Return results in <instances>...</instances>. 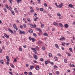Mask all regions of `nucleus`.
<instances>
[{
  "mask_svg": "<svg viewBox=\"0 0 75 75\" xmlns=\"http://www.w3.org/2000/svg\"><path fill=\"white\" fill-rule=\"evenodd\" d=\"M18 32L20 33V34H24V35H25V33L24 32V31H21L20 30H18Z\"/></svg>",
  "mask_w": 75,
  "mask_h": 75,
  "instance_id": "1",
  "label": "nucleus"
},
{
  "mask_svg": "<svg viewBox=\"0 0 75 75\" xmlns=\"http://www.w3.org/2000/svg\"><path fill=\"white\" fill-rule=\"evenodd\" d=\"M4 35L5 37L6 38H9V35H7L6 33L4 34Z\"/></svg>",
  "mask_w": 75,
  "mask_h": 75,
  "instance_id": "2",
  "label": "nucleus"
},
{
  "mask_svg": "<svg viewBox=\"0 0 75 75\" xmlns=\"http://www.w3.org/2000/svg\"><path fill=\"white\" fill-rule=\"evenodd\" d=\"M59 40L60 41H62V40H64V41H65V39L64 37H62V38H61Z\"/></svg>",
  "mask_w": 75,
  "mask_h": 75,
  "instance_id": "3",
  "label": "nucleus"
},
{
  "mask_svg": "<svg viewBox=\"0 0 75 75\" xmlns=\"http://www.w3.org/2000/svg\"><path fill=\"white\" fill-rule=\"evenodd\" d=\"M35 69H36V70H37V71H38L40 69V67L39 66H37L35 67Z\"/></svg>",
  "mask_w": 75,
  "mask_h": 75,
  "instance_id": "4",
  "label": "nucleus"
},
{
  "mask_svg": "<svg viewBox=\"0 0 75 75\" xmlns=\"http://www.w3.org/2000/svg\"><path fill=\"white\" fill-rule=\"evenodd\" d=\"M62 4H63V3H62L61 4L59 5L58 6V7L59 8H61V7H62L63 5H62Z\"/></svg>",
  "mask_w": 75,
  "mask_h": 75,
  "instance_id": "5",
  "label": "nucleus"
},
{
  "mask_svg": "<svg viewBox=\"0 0 75 75\" xmlns=\"http://www.w3.org/2000/svg\"><path fill=\"white\" fill-rule=\"evenodd\" d=\"M29 33H30V34L33 33V30H32V29H30L28 31Z\"/></svg>",
  "mask_w": 75,
  "mask_h": 75,
  "instance_id": "6",
  "label": "nucleus"
},
{
  "mask_svg": "<svg viewBox=\"0 0 75 75\" xmlns=\"http://www.w3.org/2000/svg\"><path fill=\"white\" fill-rule=\"evenodd\" d=\"M8 30L9 31V32H10V33H11V34H14V33H13V31H12V30H10V29H8Z\"/></svg>",
  "mask_w": 75,
  "mask_h": 75,
  "instance_id": "7",
  "label": "nucleus"
},
{
  "mask_svg": "<svg viewBox=\"0 0 75 75\" xmlns=\"http://www.w3.org/2000/svg\"><path fill=\"white\" fill-rule=\"evenodd\" d=\"M36 30L39 31H40V33H41L42 32V31H41V30L40 29L36 28Z\"/></svg>",
  "mask_w": 75,
  "mask_h": 75,
  "instance_id": "8",
  "label": "nucleus"
},
{
  "mask_svg": "<svg viewBox=\"0 0 75 75\" xmlns=\"http://www.w3.org/2000/svg\"><path fill=\"white\" fill-rule=\"evenodd\" d=\"M34 58L35 59H38V57H37V56L36 55H34Z\"/></svg>",
  "mask_w": 75,
  "mask_h": 75,
  "instance_id": "9",
  "label": "nucleus"
},
{
  "mask_svg": "<svg viewBox=\"0 0 75 75\" xmlns=\"http://www.w3.org/2000/svg\"><path fill=\"white\" fill-rule=\"evenodd\" d=\"M69 6L70 8H73V5L72 4H69Z\"/></svg>",
  "mask_w": 75,
  "mask_h": 75,
  "instance_id": "10",
  "label": "nucleus"
},
{
  "mask_svg": "<svg viewBox=\"0 0 75 75\" xmlns=\"http://www.w3.org/2000/svg\"><path fill=\"white\" fill-rule=\"evenodd\" d=\"M54 59L56 61H58V58L56 56L54 57Z\"/></svg>",
  "mask_w": 75,
  "mask_h": 75,
  "instance_id": "11",
  "label": "nucleus"
},
{
  "mask_svg": "<svg viewBox=\"0 0 75 75\" xmlns=\"http://www.w3.org/2000/svg\"><path fill=\"white\" fill-rule=\"evenodd\" d=\"M0 63L1 64H3L4 63V62L3 60L0 61Z\"/></svg>",
  "mask_w": 75,
  "mask_h": 75,
  "instance_id": "12",
  "label": "nucleus"
},
{
  "mask_svg": "<svg viewBox=\"0 0 75 75\" xmlns=\"http://www.w3.org/2000/svg\"><path fill=\"white\" fill-rule=\"evenodd\" d=\"M59 25L61 27H63V25L61 23H59Z\"/></svg>",
  "mask_w": 75,
  "mask_h": 75,
  "instance_id": "13",
  "label": "nucleus"
},
{
  "mask_svg": "<svg viewBox=\"0 0 75 75\" xmlns=\"http://www.w3.org/2000/svg\"><path fill=\"white\" fill-rule=\"evenodd\" d=\"M64 26L66 28H68V25L67 24H65Z\"/></svg>",
  "mask_w": 75,
  "mask_h": 75,
  "instance_id": "14",
  "label": "nucleus"
},
{
  "mask_svg": "<svg viewBox=\"0 0 75 75\" xmlns=\"http://www.w3.org/2000/svg\"><path fill=\"white\" fill-rule=\"evenodd\" d=\"M53 24L54 25H58V24L56 22L53 23Z\"/></svg>",
  "mask_w": 75,
  "mask_h": 75,
  "instance_id": "15",
  "label": "nucleus"
},
{
  "mask_svg": "<svg viewBox=\"0 0 75 75\" xmlns=\"http://www.w3.org/2000/svg\"><path fill=\"white\" fill-rule=\"evenodd\" d=\"M55 46L57 48H58V49L59 48V46H58V45L57 44H55Z\"/></svg>",
  "mask_w": 75,
  "mask_h": 75,
  "instance_id": "16",
  "label": "nucleus"
},
{
  "mask_svg": "<svg viewBox=\"0 0 75 75\" xmlns=\"http://www.w3.org/2000/svg\"><path fill=\"white\" fill-rule=\"evenodd\" d=\"M38 19V17H36L35 18H34L33 19V20L35 21H37V20Z\"/></svg>",
  "mask_w": 75,
  "mask_h": 75,
  "instance_id": "17",
  "label": "nucleus"
},
{
  "mask_svg": "<svg viewBox=\"0 0 75 75\" xmlns=\"http://www.w3.org/2000/svg\"><path fill=\"white\" fill-rule=\"evenodd\" d=\"M64 62H65V63H66V64H67V63L68 62L67 61V60L66 59H65L64 60Z\"/></svg>",
  "mask_w": 75,
  "mask_h": 75,
  "instance_id": "18",
  "label": "nucleus"
},
{
  "mask_svg": "<svg viewBox=\"0 0 75 75\" xmlns=\"http://www.w3.org/2000/svg\"><path fill=\"white\" fill-rule=\"evenodd\" d=\"M30 69H33V68H34V66H30Z\"/></svg>",
  "mask_w": 75,
  "mask_h": 75,
  "instance_id": "19",
  "label": "nucleus"
},
{
  "mask_svg": "<svg viewBox=\"0 0 75 75\" xmlns=\"http://www.w3.org/2000/svg\"><path fill=\"white\" fill-rule=\"evenodd\" d=\"M42 41H41V40H39L38 41V43L39 44H42Z\"/></svg>",
  "mask_w": 75,
  "mask_h": 75,
  "instance_id": "20",
  "label": "nucleus"
},
{
  "mask_svg": "<svg viewBox=\"0 0 75 75\" xmlns=\"http://www.w3.org/2000/svg\"><path fill=\"white\" fill-rule=\"evenodd\" d=\"M14 10L15 11L16 13H18L17 8H15L14 9Z\"/></svg>",
  "mask_w": 75,
  "mask_h": 75,
  "instance_id": "21",
  "label": "nucleus"
},
{
  "mask_svg": "<svg viewBox=\"0 0 75 75\" xmlns=\"http://www.w3.org/2000/svg\"><path fill=\"white\" fill-rule=\"evenodd\" d=\"M41 28H44V25L43 24H42L41 25Z\"/></svg>",
  "mask_w": 75,
  "mask_h": 75,
  "instance_id": "22",
  "label": "nucleus"
},
{
  "mask_svg": "<svg viewBox=\"0 0 75 75\" xmlns=\"http://www.w3.org/2000/svg\"><path fill=\"white\" fill-rule=\"evenodd\" d=\"M57 15L58 16H59V17H60V16H61V14L59 13L58 12L57 13Z\"/></svg>",
  "mask_w": 75,
  "mask_h": 75,
  "instance_id": "23",
  "label": "nucleus"
},
{
  "mask_svg": "<svg viewBox=\"0 0 75 75\" xmlns=\"http://www.w3.org/2000/svg\"><path fill=\"white\" fill-rule=\"evenodd\" d=\"M32 42H34V41H35V39L33 38H32Z\"/></svg>",
  "mask_w": 75,
  "mask_h": 75,
  "instance_id": "24",
  "label": "nucleus"
},
{
  "mask_svg": "<svg viewBox=\"0 0 75 75\" xmlns=\"http://www.w3.org/2000/svg\"><path fill=\"white\" fill-rule=\"evenodd\" d=\"M13 27L15 29L16 28V27H17V26H16V24H14L13 25Z\"/></svg>",
  "mask_w": 75,
  "mask_h": 75,
  "instance_id": "25",
  "label": "nucleus"
},
{
  "mask_svg": "<svg viewBox=\"0 0 75 75\" xmlns=\"http://www.w3.org/2000/svg\"><path fill=\"white\" fill-rule=\"evenodd\" d=\"M40 11H44V9L42 8H40Z\"/></svg>",
  "mask_w": 75,
  "mask_h": 75,
  "instance_id": "26",
  "label": "nucleus"
},
{
  "mask_svg": "<svg viewBox=\"0 0 75 75\" xmlns=\"http://www.w3.org/2000/svg\"><path fill=\"white\" fill-rule=\"evenodd\" d=\"M35 49L37 50H39V48H38V46H36L35 47Z\"/></svg>",
  "mask_w": 75,
  "mask_h": 75,
  "instance_id": "27",
  "label": "nucleus"
},
{
  "mask_svg": "<svg viewBox=\"0 0 75 75\" xmlns=\"http://www.w3.org/2000/svg\"><path fill=\"white\" fill-rule=\"evenodd\" d=\"M27 20L29 21V23H31V20L30 18H28Z\"/></svg>",
  "mask_w": 75,
  "mask_h": 75,
  "instance_id": "28",
  "label": "nucleus"
},
{
  "mask_svg": "<svg viewBox=\"0 0 75 75\" xmlns=\"http://www.w3.org/2000/svg\"><path fill=\"white\" fill-rule=\"evenodd\" d=\"M11 12L12 14H13V15H14L15 14V13H14V11H11Z\"/></svg>",
  "mask_w": 75,
  "mask_h": 75,
  "instance_id": "29",
  "label": "nucleus"
},
{
  "mask_svg": "<svg viewBox=\"0 0 75 75\" xmlns=\"http://www.w3.org/2000/svg\"><path fill=\"white\" fill-rule=\"evenodd\" d=\"M56 73L57 75H59V72L58 71H57L56 72Z\"/></svg>",
  "mask_w": 75,
  "mask_h": 75,
  "instance_id": "30",
  "label": "nucleus"
},
{
  "mask_svg": "<svg viewBox=\"0 0 75 75\" xmlns=\"http://www.w3.org/2000/svg\"><path fill=\"white\" fill-rule=\"evenodd\" d=\"M49 56L50 57H52V54L51 53H49Z\"/></svg>",
  "mask_w": 75,
  "mask_h": 75,
  "instance_id": "31",
  "label": "nucleus"
},
{
  "mask_svg": "<svg viewBox=\"0 0 75 75\" xmlns=\"http://www.w3.org/2000/svg\"><path fill=\"white\" fill-rule=\"evenodd\" d=\"M33 36H34V37H37V35L35 33H33Z\"/></svg>",
  "mask_w": 75,
  "mask_h": 75,
  "instance_id": "32",
  "label": "nucleus"
},
{
  "mask_svg": "<svg viewBox=\"0 0 75 75\" xmlns=\"http://www.w3.org/2000/svg\"><path fill=\"white\" fill-rule=\"evenodd\" d=\"M45 64L46 65H47L48 63L47 62V61H45Z\"/></svg>",
  "mask_w": 75,
  "mask_h": 75,
  "instance_id": "33",
  "label": "nucleus"
},
{
  "mask_svg": "<svg viewBox=\"0 0 75 75\" xmlns=\"http://www.w3.org/2000/svg\"><path fill=\"white\" fill-rule=\"evenodd\" d=\"M34 52H35V54H37V51L36 50H35L34 51Z\"/></svg>",
  "mask_w": 75,
  "mask_h": 75,
  "instance_id": "34",
  "label": "nucleus"
},
{
  "mask_svg": "<svg viewBox=\"0 0 75 75\" xmlns=\"http://www.w3.org/2000/svg\"><path fill=\"white\" fill-rule=\"evenodd\" d=\"M28 74L29 75H33V73H32L31 72H30Z\"/></svg>",
  "mask_w": 75,
  "mask_h": 75,
  "instance_id": "35",
  "label": "nucleus"
},
{
  "mask_svg": "<svg viewBox=\"0 0 75 75\" xmlns=\"http://www.w3.org/2000/svg\"><path fill=\"white\" fill-rule=\"evenodd\" d=\"M5 7L7 9H8V5H5Z\"/></svg>",
  "mask_w": 75,
  "mask_h": 75,
  "instance_id": "36",
  "label": "nucleus"
},
{
  "mask_svg": "<svg viewBox=\"0 0 75 75\" xmlns=\"http://www.w3.org/2000/svg\"><path fill=\"white\" fill-rule=\"evenodd\" d=\"M40 60L41 61H42H42H44V59H43L42 58H41L40 59Z\"/></svg>",
  "mask_w": 75,
  "mask_h": 75,
  "instance_id": "37",
  "label": "nucleus"
},
{
  "mask_svg": "<svg viewBox=\"0 0 75 75\" xmlns=\"http://www.w3.org/2000/svg\"><path fill=\"white\" fill-rule=\"evenodd\" d=\"M44 35H45V36H46V37L48 35V34H47V33H44Z\"/></svg>",
  "mask_w": 75,
  "mask_h": 75,
  "instance_id": "38",
  "label": "nucleus"
},
{
  "mask_svg": "<svg viewBox=\"0 0 75 75\" xmlns=\"http://www.w3.org/2000/svg\"><path fill=\"white\" fill-rule=\"evenodd\" d=\"M23 27H24V28H26V25L25 24H23Z\"/></svg>",
  "mask_w": 75,
  "mask_h": 75,
  "instance_id": "39",
  "label": "nucleus"
},
{
  "mask_svg": "<svg viewBox=\"0 0 75 75\" xmlns=\"http://www.w3.org/2000/svg\"><path fill=\"white\" fill-rule=\"evenodd\" d=\"M69 50L71 52H72V49L71 48H69Z\"/></svg>",
  "mask_w": 75,
  "mask_h": 75,
  "instance_id": "40",
  "label": "nucleus"
},
{
  "mask_svg": "<svg viewBox=\"0 0 75 75\" xmlns=\"http://www.w3.org/2000/svg\"><path fill=\"white\" fill-rule=\"evenodd\" d=\"M21 0H17L16 1L17 3H19L21 1Z\"/></svg>",
  "mask_w": 75,
  "mask_h": 75,
  "instance_id": "41",
  "label": "nucleus"
},
{
  "mask_svg": "<svg viewBox=\"0 0 75 75\" xmlns=\"http://www.w3.org/2000/svg\"><path fill=\"white\" fill-rule=\"evenodd\" d=\"M30 25L31 28H34V25H33V24H31Z\"/></svg>",
  "mask_w": 75,
  "mask_h": 75,
  "instance_id": "42",
  "label": "nucleus"
},
{
  "mask_svg": "<svg viewBox=\"0 0 75 75\" xmlns=\"http://www.w3.org/2000/svg\"><path fill=\"white\" fill-rule=\"evenodd\" d=\"M20 27L21 29H23V26L22 25H20Z\"/></svg>",
  "mask_w": 75,
  "mask_h": 75,
  "instance_id": "43",
  "label": "nucleus"
},
{
  "mask_svg": "<svg viewBox=\"0 0 75 75\" xmlns=\"http://www.w3.org/2000/svg\"><path fill=\"white\" fill-rule=\"evenodd\" d=\"M57 55H58L59 57H61V54L60 53H58L57 54Z\"/></svg>",
  "mask_w": 75,
  "mask_h": 75,
  "instance_id": "44",
  "label": "nucleus"
},
{
  "mask_svg": "<svg viewBox=\"0 0 75 75\" xmlns=\"http://www.w3.org/2000/svg\"><path fill=\"white\" fill-rule=\"evenodd\" d=\"M31 50H34V51H35V48H31Z\"/></svg>",
  "mask_w": 75,
  "mask_h": 75,
  "instance_id": "45",
  "label": "nucleus"
},
{
  "mask_svg": "<svg viewBox=\"0 0 75 75\" xmlns=\"http://www.w3.org/2000/svg\"><path fill=\"white\" fill-rule=\"evenodd\" d=\"M53 67L54 68H58V67H57V66L56 65H54L53 66Z\"/></svg>",
  "mask_w": 75,
  "mask_h": 75,
  "instance_id": "46",
  "label": "nucleus"
},
{
  "mask_svg": "<svg viewBox=\"0 0 75 75\" xmlns=\"http://www.w3.org/2000/svg\"><path fill=\"white\" fill-rule=\"evenodd\" d=\"M8 1H9L10 3H11V4H12V0H8Z\"/></svg>",
  "mask_w": 75,
  "mask_h": 75,
  "instance_id": "47",
  "label": "nucleus"
},
{
  "mask_svg": "<svg viewBox=\"0 0 75 75\" xmlns=\"http://www.w3.org/2000/svg\"><path fill=\"white\" fill-rule=\"evenodd\" d=\"M45 47H44V46H43L42 47V49L43 50H45Z\"/></svg>",
  "mask_w": 75,
  "mask_h": 75,
  "instance_id": "48",
  "label": "nucleus"
},
{
  "mask_svg": "<svg viewBox=\"0 0 75 75\" xmlns=\"http://www.w3.org/2000/svg\"><path fill=\"white\" fill-rule=\"evenodd\" d=\"M13 62H17V60L16 59H14Z\"/></svg>",
  "mask_w": 75,
  "mask_h": 75,
  "instance_id": "49",
  "label": "nucleus"
},
{
  "mask_svg": "<svg viewBox=\"0 0 75 75\" xmlns=\"http://www.w3.org/2000/svg\"><path fill=\"white\" fill-rule=\"evenodd\" d=\"M30 13H32V12H33H33H34V10H30Z\"/></svg>",
  "mask_w": 75,
  "mask_h": 75,
  "instance_id": "50",
  "label": "nucleus"
},
{
  "mask_svg": "<svg viewBox=\"0 0 75 75\" xmlns=\"http://www.w3.org/2000/svg\"><path fill=\"white\" fill-rule=\"evenodd\" d=\"M44 6L45 7H47V4L45 3L44 4Z\"/></svg>",
  "mask_w": 75,
  "mask_h": 75,
  "instance_id": "51",
  "label": "nucleus"
},
{
  "mask_svg": "<svg viewBox=\"0 0 75 75\" xmlns=\"http://www.w3.org/2000/svg\"><path fill=\"white\" fill-rule=\"evenodd\" d=\"M11 67L12 68H14V65L13 64H11Z\"/></svg>",
  "mask_w": 75,
  "mask_h": 75,
  "instance_id": "52",
  "label": "nucleus"
},
{
  "mask_svg": "<svg viewBox=\"0 0 75 75\" xmlns=\"http://www.w3.org/2000/svg\"><path fill=\"white\" fill-rule=\"evenodd\" d=\"M19 50L20 51H22V48H19Z\"/></svg>",
  "mask_w": 75,
  "mask_h": 75,
  "instance_id": "53",
  "label": "nucleus"
},
{
  "mask_svg": "<svg viewBox=\"0 0 75 75\" xmlns=\"http://www.w3.org/2000/svg\"><path fill=\"white\" fill-rule=\"evenodd\" d=\"M52 30V31H55V28H53Z\"/></svg>",
  "mask_w": 75,
  "mask_h": 75,
  "instance_id": "54",
  "label": "nucleus"
},
{
  "mask_svg": "<svg viewBox=\"0 0 75 75\" xmlns=\"http://www.w3.org/2000/svg\"><path fill=\"white\" fill-rule=\"evenodd\" d=\"M29 40H32V38H31V37H29Z\"/></svg>",
  "mask_w": 75,
  "mask_h": 75,
  "instance_id": "55",
  "label": "nucleus"
},
{
  "mask_svg": "<svg viewBox=\"0 0 75 75\" xmlns=\"http://www.w3.org/2000/svg\"><path fill=\"white\" fill-rule=\"evenodd\" d=\"M30 10H33V7H31V6L30 7Z\"/></svg>",
  "mask_w": 75,
  "mask_h": 75,
  "instance_id": "56",
  "label": "nucleus"
},
{
  "mask_svg": "<svg viewBox=\"0 0 75 75\" xmlns=\"http://www.w3.org/2000/svg\"><path fill=\"white\" fill-rule=\"evenodd\" d=\"M24 74H25V75H27L28 73H27V72H24Z\"/></svg>",
  "mask_w": 75,
  "mask_h": 75,
  "instance_id": "57",
  "label": "nucleus"
},
{
  "mask_svg": "<svg viewBox=\"0 0 75 75\" xmlns=\"http://www.w3.org/2000/svg\"><path fill=\"white\" fill-rule=\"evenodd\" d=\"M11 10H12V8H11V7H9V10H10V11H11Z\"/></svg>",
  "mask_w": 75,
  "mask_h": 75,
  "instance_id": "58",
  "label": "nucleus"
},
{
  "mask_svg": "<svg viewBox=\"0 0 75 75\" xmlns=\"http://www.w3.org/2000/svg\"><path fill=\"white\" fill-rule=\"evenodd\" d=\"M9 58V57L8 56H6V59H8Z\"/></svg>",
  "mask_w": 75,
  "mask_h": 75,
  "instance_id": "59",
  "label": "nucleus"
},
{
  "mask_svg": "<svg viewBox=\"0 0 75 75\" xmlns=\"http://www.w3.org/2000/svg\"><path fill=\"white\" fill-rule=\"evenodd\" d=\"M36 27V25L34 24L33 25V28H35Z\"/></svg>",
  "mask_w": 75,
  "mask_h": 75,
  "instance_id": "60",
  "label": "nucleus"
},
{
  "mask_svg": "<svg viewBox=\"0 0 75 75\" xmlns=\"http://www.w3.org/2000/svg\"><path fill=\"white\" fill-rule=\"evenodd\" d=\"M50 64H51V65H54V63H53V62H50Z\"/></svg>",
  "mask_w": 75,
  "mask_h": 75,
  "instance_id": "61",
  "label": "nucleus"
},
{
  "mask_svg": "<svg viewBox=\"0 0 75 75\" xmlns=\"http://www.w3.org/2000/svg\"><path fill=\"white\" fill-rule=\"evenodd\" d=\"M36 8L37 10H39V8L38 7H36Z\"/></svg>",
  "mask_w": 75,
  "mask_h": 75,
  "instance_id": "62",
  "label": "nucleus"
},
{
  "mask_svg": "<svg viewBox=\"0 0 75 75\" xmlns=\"http://www.w3.org/2000/svg\"><path fill=\"white\" fill-rule=\"evenodd\" d=\"M37 14H36V13H35L34 14V16H35V17H37Z\"/></svg>",
  "mask_w": 75,
  "mask_h": 75,
  "instance_id": "63",
  "label": "nucleus"
},
{
  "mask_svg": "<svg viewBox=\"0 0 75 75\" xmlns=\"http://www.w3.org/2000/svg\"><path fill=\"white\" fill-rule=\"evenodd\" d=\"M9 73L10 74H11V75H13V74H12V73H11V72L9 71Z\"/></svg>",
  "mask_w": 75,
  "mask_h": 75,
  "instance_id": "64",
  "label": "nucleus"
}]
</instances>
